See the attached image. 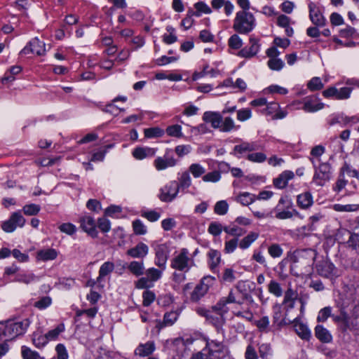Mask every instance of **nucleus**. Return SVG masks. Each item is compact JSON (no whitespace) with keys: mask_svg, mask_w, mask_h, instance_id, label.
<instances>
[{"mask_svg":"<svg viewBox=\"0 0 359 359\" xmlns=\"http://www.w3.org/2000/svg\"><path fill=\"white\" fill-rule=\"evenodd\" d=\"M30 325L28 318L22 320H8L0 322V336L6 340H11L19 335L23 334Z\"/></svg>","mask_w":359,"mask_h":359,"instance_id":"obj_1","label":"nucleus"},{"mask_svg":"<svg viewBox=\"0 0 359 359\" xmlns=\"http://www.w3.org/2000/svg\"><path fill=\"white\" fill-rule=\"evenodd\" d=\"M257 22L254 15L250 11H239L236 13L233 29L241 34H248L256 27Z\"/></svg>","mask_w":359,"mask_h":359,"instance_id":"obj_2","label":"nucleus"},{"mask_svg":"<svg viewBox=\"0 0 359 359\" xmlns=\"http://www.w3.org/2000/svg\"><path fill=\"white\" fill-rule=\"evenodd\" d=\"M332 320L343 334L359 330V313H353L349 316L346 311H341L339 315L332 316Z\"/></svg>","mask_w":359,"mask_h":359,"instance_id":"obj_3","label":"nucleus"},{"mask_svg":"<svg viewBox=\"0 0 359 359\" xmlns=\"http://www.w3.org/2000/svg\"><path fill=\"white\" fill-rule=\"evenodd\" d=\"M195 266L194 259L187 248H181L175 252L170 260V267L176 271L187 273Z\"/></svg>","mask_w":359,"mask_h":359,"instance_id":"obj_4","label":"nucleus"},{"mask_svg":"<svg viewBox=\"0 0 359 359\" xmlns=\"http://www.w3.org/2000/svg\"><path fill=\"white\" fill-rule=\"evenodd\" d=\"M314 168L312 182L318 187H323L332 177V167L328 163L316 164L313 158H309Z\"/></svg>","mask_w":359,"mask_h":359,"instance_id":"obj_5","label":"nucleus"},{"mask_svg":"<svg viewBox=\"0 0 359 359\" xmlns=\"http://www.w3.org/2000/svg\"><path fill=\"white\" fill-rule=\"evenodd\" d=\"M205 346L203 351H206L208 359H224L229 354L228 350L222 341L211 340L205 338Z\"/></svg>","mask_w":359,"mask_h":359,"instance_id":"obj_6","label":"nucleus"},{"mask_svg":"<svg viewBox=\"0 0 359 359\" xmlns=\"http://www.w3.org/2000/svg\"><path fill=\"white\" fill-rule=\"evenodd\" d=\"M162 269L151 267L144 271L145 276L139 278L135 283L137 289H148L154 286V283L160 280L163 275Z\"/></svg>","mask_w":359,"mask_h":359,"instance_id":"obj_7","label":"nucleus"},{"mask_svg":"<svg viewBox=\"0 0 359 359\" xmlns=\"http://www.w3.org/2000/svg\"><path fill=\"white\" fill-rule=\"evenodd\" d=\"M214 282L215 278L211 276L203 277L191 293V301L198 302L207 294L210 287L213 285Z\"/></svg>","mask_w":359,"mask_h":359,"instance_id":"obj_8","label":"nucleus"},{"mask_svg":"<svg viewBox=\"0 0 359 359\" xmlns=\"http://www.w3.org/2000/svg\"><path fill=\"white\" fill-rule=\"evenodd\" d=\"M26 220L20 211L13 212L10 217L2 222L1 229L6 233L13 232L18 227L22 228L25 224Z\"/></svg>","mask_w":359,"mask_h":359,"instance_id":"obj_9","label":"nucleus"},{"mask_svg":"<svg viewBox=\"0 0 359 359\" xmlns=\"http://www.w3.org/2000/svg\"><path fill=\"white\" fill-rule=\"evenodd\" d=\"M153 247L155 252V264L162 270H165L170 252V247L166 243H157L154 245Z\"/></svg>","mask_w":359,"mask_h":359,"instance_id":"obj_10","label":"nucleus"},{"mask_svg":"<svg viewBox=\"0 0 359 359\" xmlns=\"http://www.w3.org/2000/svg\"><path fill=\"white\" fill-rule=\"evenodd\" d=\"M179 191L177 181H170L160 189L158 198L163 202L169 203L177 197Z\"/></svg>","mask_w":359,"mask_h":359,"instance_id":"obj_11","label":"nucleus"},{"mask_svg":"<svg viewBox=\"0 0 359 359\" xmlns=\"http://www.w3.org/2000/svg\"><path fill=\"white\" fill-rule=\"evenodd\" d=\"M46 51L45 43L40 41L38 38H34L20 52V55H26L29 53H33L41 56L45 55Z\"/></svg>","mask_w":359,"mask_h":359,"instance_id":"obj_12","label":"nucleus"},{"mask_svg":"<svg viewBox=\"0 0 359 359\" xmlns=\"http://www.w3.org/2000/svg\"><path fill=\"white\" fill-rule=\"evenodd\" d=\"M302 104V109L306 112L313 113L319 111L324 107V104L321 102L318 97L316 96H308L303 99L302 102L297 101L293 103L294 104ZM300 109V107H298Z\"/></svg>","mask_w":359,"mask_h":359,"instance_id":"obj_13","label":"nucleus"},{"mask_svg":"<svg viewBox=\"0 0 359 359\" xmlns=\"http://www.w3.org/2000/svg\"><path fill=\"white\" fill-rule=\"evenodd\" d=\"M250 46H245L239 50L238 55L244 58H252L255 57L259 51L261 44L259 39L254 36L249 38Z\"/></svg>","mask_w":359,"mask_h":359,"instance_id":"obj_14","label":"nucleus"},{"mask_svg":"<svg viewBox=\"0 0 359 359\" xmlns=\"http://www.w3.org/2000/svg\"><path fill=\"white\" fill-rule=\"evenodd\" d=\"M170 153V150H166L163 156H158L154 161V166L156 170L161 171L177 165V161Z\"/></svg>","mask_w":359,"mask_h":359,"instance_id":"obj_15","label":"nucleus"},{"mask_svg":"<svg viewBox=\"0 0 359 359\" xmlns=\"http://www.w3.org/2000/svg\"><path fill=\"white\" fill-rule=\"evenodd\" d=\"M352 89L348 87H343L339 89L331 86L323 92V95L325 98H332L335 100H346L350 97Z\"/></svg>","mask_w":359,"mask_h":359,"instance_id":"obj_16","label":"nucleus"},{"mask_svg":"<svg viewBox=\"0 0 359 359\" xmlns=\"http://www.w3.org/2000/svg\"><path fill=\"white\" fill-rule=\"evenodd\" d=\"M79 222L80 223V227L83 229V231L87 233L93 238H96L97 236L96 222L92 216H82L79 218Z\"/></svg>","mask_w":359,"mask_h":359,"instance_id":"obj_17","label":"nucleus"},{"mask_svg":"<svg viewBox=\"0 0 359 359\" xmlns=\"http://www.w3.org/2000/svg\"><path fill=\"white\" fill-rule=\"evenodd\" d=\"M359 122V117L358 116H347L343 113L334 114L330 116L327 120L329 126H332L335 124H340L341 126H346L350 123L354 124Z\"/></svg>","mask_w":359,"mask_h":359,"instance_id":"obj_18","label":"nucleus"},{"mask_svg":"<svg viewBox=\"0 0 359 359\" xmlns=\"http://www.w3.org/2000/svg\"><path fill=\"white\" fill-rule=\"evenodd\" d=\"M316 270L320 276L325 278H332L337 276L334 265L328 260L320 261L316 264Z\"/></svg>","mask_w":359,"mask_h":359,"instance_id":"obj_19","label":"nucleus"},{"mask_svg":"<svg viewBox=\"0 0 359 359\" xmlns=\"http://www.w3.org/2000/svg\"><path fill=\"white\" fill-rule=\"evenodd\" d=\"M273 325L280 327L287 323V321H290L285 316V313H283L282 305L280 304H276L273 306Z\"/></svg>","mask_w":359,"mask_h":359,"instance_id":"obj_20","label":"nucleus"},{"mask_svg":"<svg viewBox=\"0 0 359 359\" xmlns=\"http://www.w3.org/2000/svg\"><path fill=\"white\" fill-rule=\"evenodd\" d=\"M156 151V148L137 147L133 149L132 155L137 160H143L147 158H152L155 156Z\"/></svg>","mask_w":359,"mask_h":359,"instance_id":"obj_21","label":"nucleus"},{"mask_svg":"<svg viewBox=\"0 0 359 359\" xmlns=\"http://www.w3.org/2000/svg\"><path fill=\"white\" fill-rule=\"evenodd\" d=\"M309 18L311 22L316 26H323L325 20L316 4L310 2L309 4Z\"/></svg>","mask_w":359,"mask_h":359,"instance_id":"obj_22","label":"nucleus"},{"mask_svg":"<svg viewBox=\"0 0 359 359\" xmlns=\"http://www.w3.org/2000/svg\"><path fill=\"white\" fill-rule=\"evenodd\" d=\"M294 177V173L291 170L282 172L276 178L273 179V183L275 187L282 189L287 186L288 182Z\"/></svg>","mask_w":359,"mask_h":359,"instance_id":"obj_23","label":"nucleus"},{"mask_svg":"<svg viewBox=\"0 0 359 359\" xmlns=\"http://www.w3.org/2000/svg\"><path fill=\"white\" fill-rule=\"evenodd\" d=\"M203 120L210 123L214 129H219L222 121V114L217 111H205L203 116Z\"/></svg>","mask_w":359,"mask_h":359,"instance_id":"obj_24","label":"nucleus"},{"mask_svg":"<svg viewBox=\"0 0 359 359\" xmlns=\"http://www.w3.org/2000/svg\"><path fill=\"white\" fill-rule=\"evenodd\" d=\"M149 253V247L144 243H139L134 248L127 250L126 254L133 258H144Z\"/></svg>","mask_w":359,"mask_h":359,"instance_id":"obj_25","label":"nucleus"},{"mask_svg":"<svg viewBox=\"0 0 359 359\" xmlns=\"http://www.w3.org/2000/svg\"><path fill=\"white\" fill-rule=\"evenodd\" d=\"M123 269H128V270L133 275L139 277L144 273V262L142 261H132L130 263H125L123 266Z\"/></svg>","mask_w":359,"mask_h":359,"instance_id":"obj_26","label":"nucleus"},{"mask_svg":"<svg viewBox=\"0 0 359 359\" xmlns=\"http://www.w3.org/2000/svg\"><path fill=\"white\" fill-rule=\"evenodd\" d=\"M297 204L303 210H307L313 204V197L311 192L305 191L297 196Z\"/></svg>","mask_w":359,"mask_h":359,"instance_id":"obj_27","label":"nucleus"},{"mask_svg":"<svg viewBox=\"0 0 359 359\" xmlns=\"http://www.w3.org/2000/svg\"><path fill=\"white\" fill-rule=\"evenodd\" d=\"M64 331V324H60L55 328L49 330L45 335L39 336V339H42L41 344H46L50 341L56 340L59 335Z\"/></svg>","mask_w":359,"mask_h":359,"instance_id":"obj_28","label":"nucleus"},{"mask_svg":"<svg viewBox=\"0 0 359 359\" xmlns=\"http://www.w3.org/2000/svg\"><path fill=\"white\" fill-rule=\"evenodd\" d=\"M155 344L149 341L145 344H140L135 350V354L140 357L149 356L155 351Z\"/></svg>","mask_w":359,"mask_h":359,"instance_id":"obj_29","label":"nucleus"},{"mask_svg":"<svg viewBox=\"0 0 359 359\" xmlns=\"http://www.w3.org/2000/svg\"><path fill=\"white\" fill-rule=\"evenodd\" d=\"M257 144L255 142H243L233 147L234 155H243L247 152H251L257 149Z\"/></svg>","mask_w":359,"mask_h":359,"instance_id":"obj_30","label":"nucleus"},{"mask_svg":"<svg viewBox=\"0 0 359 359\" xmlns=\"http://www.w3.org/2000/svg\"><path fill=\"white\" fill-rule=\"evenodd\" d=\"M294 329L297 334L303 340L309 341L311 333L308 326L299 321L294 322Z\"/></svg>","mask_w":359,"mask_h":359,"instance_id":"obj_31","label":"nucleus"},{"mask_svg":"<svg viewBox=\"0 0 359 359\" xmlns=\"http://www.w3.org/2000/svg\"><path fill=\"white\" fill-rule=\"evenodd\" d=\"M39 280L38 277L31 272L21 271L15 276L14 281L29 285Z\"/></svg>","mask_w":359,"mask_h":359,"instance_id":"obj_32","label":"nucleus"},{"mask_svg":"<svg viewBox=\"0 0 359 359\" xmlns=\"http://www.w3.org/2000/svg\"><path fill=\"white\" fill-rule=\"evenodd\" d=\"M315 335L323 343H329L332 340V336L329 330L320 325L315 327Z\"/></svg>","mask_w":359,"mask_h":359,"instance_id":"obj_33","label":"nucleus"},{"mask_svg":"<svg viewBox=\"0 0 359 359\" xmlns=\"http://www.w3.org/2000/svg\"><path fill=\"white\" fill-rule=\"evenodd\" d=\"M208 257L210 269L215 271L221 262V254L218 250L211 249L208 252Z\"/></svg>","mask_w":359,"mask_h":359,"instance_id":"obj_34","label":"nucleus"},{"mask_svg":"<svg viewBox=\"0 0 359 359\" xmlns=\"http://www.w3.org/2000/svg\"><path fill=\"white\" fill-rule=\"evenodd\" d=\"M240 128V126H236L233 119L230 116L223 117L221 121L219 130L223 133H229L232 130H237Z\"/></svg>","mask_w":359,"mask_h":359,"instance_id":"obj_35","label":"nucleus"},{"mask_svg":"<svg viewBox=\"0 0 359 359\" xmlns=\"http://www.w3.org/2000/svg\"><path fill=\"white\" fill-rule=\"evenodd\" d=\"M57 257V252L53 248L41 250L37 252L36 258L43 262L53 260Z\"/></svg>","mask_w":359,"mask_h":359,"instance_id":"obj_36","label":"nucleus"},{"mask_svg":"<svg viewBox=\"0 0 359 359\" xmlns=\"http://www.w3.org/2000/svg\"><path fill=\"white\" fill-rule=\"evenodd\" d=\"M234 200L243 206H248L256 201V196L249 192H243L236 196Z\"/></svg>","mask_w":359,"mask_h":359,"instance_id":"obj_37","label":"nucleus"},{"mask_svg":"<svg viewBox=\"0 0 359 359\" xmlns=\"http://www.w3.org/2000/svg\"><path fill=\"white\" fill-rule=\"evenodd\" d=\"M114 269V264L111 262H104L99 269V276H97L96 281L101 283L103 278L111 273Z\"/></svg>","mask_w":359,"mask_h":359,"instance_id":"obj_38","label":"nucleus"},{"mask_svg":"<svg viewBox=\"0 0 359 359\" xmlns=\"http://www.w3.org/2000/svg\"><path fill=\"white\" fill-rule=\"evenodd\" d=\"M259 233L255 231H250L247 236L239 241V248L242 250H246L258 238Z\"/></svg>","mask_w":359,"mask_h":359,"instance_id":"obj_39","label":"nucleus"},{"mask_svg":"<svg viewBox=\"0 0 359 359\" xmlns=\"http://www.w3.org/2000/svg\"><path fill=\"white\" fill-rule=\"evenodd\" d=\"M227 304L228 303L226 302L225 299L222 297L215 305L211 307L212 311L215 312L217 315H221L224 317V315L229 311Z\"/></svg>","mask_w":359,"mask_h":359,"instance_id":"obj_40","label":"nucleus"},{"mask_svg":"<svg viewBox=\"0 0 359 359\" xmlns=\"http://www.w3.org/2000/svg\"><path fill=\"white\" fill-rule=\"evenodd\" d=\"M277 211L276 217L278 219H290L294 216H299V212L292 208H285V210H280Z\"/></svg>","mask_w":359,"mask_h":359,"instance_id":"obj_41","label":"nucleus"},{"mask_svg":"<svg viewBox=\"0 0 359 359\" xmlns=\"http://www.w3.org/2000/svg\"><path fill=\"white\" fill-rule=\"evenodd\" d=\"M177 185L179 189L182 190L187 189L191 185V178L188 171H184L182 173L180 177L178 178Z\"/></svg>","mask_w":359,"mask_h":359,"instance_id":"obj_42","label":"nucleus"},{"mask_svg":"<svg viewBox=\"0 0 359 359\" xmlns=\"http://www.w3.org/2000/svg\"><path fill=\"white\" fill-rule=\"evenodd\" d=\"M224 231L231 236L236 237H240L245 233L243 229L238 226V224L234 222L228 226H224Z\"/></svg>","mask_w":359,"mask_h":359,"instance_id":"obj_43","label":"nucleus"},{"mask_svg":"<svg viewBox=\"0 0 359 359\" xmlns=\"http://www.w3.org/2000/svg\"><path fill=\"white\" fill-rule=\"evenodd\" d=\"M188 172L191 173L194 178H198L204 175L205 173V168L200 163H191L189 167Z\"/></svg>","mask_w":359,"mask_h":359,"instance_id":"obj_44","label":"nucleus"},{"mask_svg":"<svg viewBox=\"0 0 359 359\" xmlns=\"http://www.w3.org/2000/svg\"><path fill=\"white\" fill-rule=\"evenodd\" d=\"M52 304V299L48 296L41 297L39 300L34 302L33 304L30 303L33 306L39 310H43L49 307Z\"/></svg>","mask_w":359,"mask_h":359,"instance_id":"obj_45","label":"nucleus"},{"mask_svg":"<svg viewBox=\"0 0 359 359\" xmlns=\"http://www.w3.org/2000/svg\"><path fill=\"white\" fill-rule=\"evenodd\" d=\"M268 290L271 294L279 297L283 295L280 284L275 280H271L268 285Z\"/></svg>","mask_w":359,"mask_h":359,"instance_id":"obj_46","label":"nucleus"},{"mask_svg":"<svg viewBox=\"0 0 359 359\" xmlns=\"http://www.w3.org/2000/svg\"><path fill=\"white\" fill-rule=\"evenodd\" d=\"M144 134L147 138L159 137L163 135L164 130L159 127L149 128L144 129Z\"/></svg>","mask_w":359,"mask_h":359,"instance_id":"obj_47","label":"nucleus"},{"mask_svg":"<svg viewBox=\"0 0 359 359\" xmlns=\"http://www.w3.org/2000/svg\"><path fill=\"white\" fill-rule=\"evenodd\" d=\"M206 320L217 328L221 327L225 323V318L224 316L217 314L215 316L212 312L210 313Z\"/></svg>","mask_w":359,"mask_h":359,"instance_id":"obj_48","label":"nucleus"},{"mask_svg":"<svg viewBox=\"0 0 359 359\" xmlns=\"http://www.w3.org/2000/svg\"><path fill=\"white\" fill-rule=\"evenodd\" d=\"M229 210V204L224 200L217 201L214 207V212L218 215H224Z\"/></svg>","mask_w":359,"mask_h":359,"instance_id":"obj_49","label":"nucleus"},{"mask_svg":"<svg viewBox=\"0 0 359 359\" xmlns=\"http://www.w3.org/2000/svg\"><path fill=\"white\" fill-rule=\"evenodd\" d=\"M332 308L331 306H325L323 309H321L318 314L317 316V321L318 322H325L329 317H332L334 315H332Z\"/></svg>","mask_w":359,"mask_h":359,"instance_id":"obj_50","label":"nucleus"},{"mask_svg":"<svg viewBox=\"0 0 359 359\" xmlns=\"http://www.w3.org/2000/svg\"><path fill=\"white\" fill-rule=\"evenodd\" d=\"M194 7L196 9V11L194 13V15L196 17L201 16L202 13L210 14L212 12L211 8L203 1L195 4Z\"/></svg>","mask_w":359,"mask_h":359,"instance_id":"obj_51","label":"nucleus"},{"mask_svg":"<svg viewBox=\"0 0 359 359\" xmlns=\"http://www.w3.org/2000/svg\"><path fill=\"white\" fill-rule=\"evenodd\" d=\"M221 174L217 170H214L208 173H205L203 176V181L205 182H212L215 183L220 180Z\"/></svg>","mask_w":359,"mask_h":359,"instance_id":"obj_52","label":"nucleus"},{"mask_svg":"<svg viewBox=\"0 0 359 359\" xmlns=\"http://www.w3.org/2000/svg\"><path fill=\"white\" fill-rule=\"evenodd\" d=\"M224 231L222 224L218 222H212L209 224L208 231L214 236H218Z\"/></svg>","mask_w":359,"mask_h":359,"instance_id":"obj_53","label":"nucleus"},{"mask_svg":"<svg viewBox=\"0 0 359 359\" xmlns=\"http://www.w3.org/2000/svg\"><path fill=\"white\" fill-rule=\"evenodd\" d=\"M238 246L239 247L238 238H232L225 242L224 252L226 254L232 253L235 251Z\"/></svg>","mask_w":359,"mask_h":359,"instance_id":"obj_54","label":"nucleus"},{"mask_svg":"<svg viewBox=\"0 0 359 359\" xmlns=\"http://www.w3.org/2000/svg\"><path fill=\"white\" fill-rule=\"evenodd\" d=\"M179 313L177 311H170L165 313L163 317V323L165 326L172 325L177 320Z\"/></svg>","mask_w":359,"mask_h":359,"instance_id":"obj_55","label":"nucleus"},{"mask_svg":"<svg viewBox=\"0 0 359 359\" xmlns=\"http://www.w3.org/2000/svg\"><path fill=\"white\" fill-rule=\"evenodd\" d=\"M259 353L262 359H269L272 355V350L270 344H262L259 346Z\"/></svg>","mask_w":359,"mask_h":359,"instance_id":"obj_56","label":"nucleus"},{"mask_svg":"<svg viewBox=\"0 0 359 359\" xmlns=\"http://www.w3.org/2000/svg\"><path fill=\"white\" fill-rule=\"evenodd\" d=\"M269 318L266 316L262 317L259 320L255 322V325L259 331L263 332H268L269 331Z\"/></svg>","mask_w":359,"mask_h":359,"instance_id":"obj_57","label":"nucleus"},{"mask_svg":"<svg viewBox=\"0 0 359 359\" xmlns=\"http://www.w3.org/2000/svg\"><path fill=\"white\" fill-rule=\"evenodd\" d=\"M228 45L231 48L238 50L242 47L243 41L238 34H234L229 39Z\"/></svg>","mask_w":359,"mask_h":359,"instance_id":"obj_58","label":"nucleus"},{"mask_svg":"<svg viewBox=\"0 0 359 359\" xmlns=\"http://www.w3.org/2000/svg\"><path fill=\"white\" fill-rule=\"evenodd\" d=\"M268 67L273 71H280L285 65L284 62L280 58H271L267 62Z\"/></svg>","mask_w":359,"mask_h":359,"instance_id":"obj_59","label":"nucleus"},{"mask_svg":"<svg viewBox=\"0 0 359 359\" xmlns=\"http://www.w3.org/2000/svg\"><path fill=\"white\" fill-rule=\"evenodd\" d=\"M41 210V207L39 205L31 203L25 205L22 208V211L26 215L33 216L36 215Z\"/></svg>","mask_w":359,"mask_h":359,"instance_id":"obj_60","label":"nucleus"},{"mask_svg":"<svg viewBox=\"0 0 359 359\" xmlns=\"http://www.w3.org/2000/svg\"><path fill=\"white\" fill-rule=\"evenodd\" d=\"M252 117V111L249 108H243L236 111L237 120L241 122L249 120Z\"/></svg>","mask_w":359,"mask_h":359,"instance_id":"obj_61","label":"nucleus"},{"mask_svg":"<svg viewBox=\"0 0 359 359\" xmlns=\"http://www.w3.org/2000/svg\"><path fill=\"white\" fill-rule=\"evenodd\" d=\"M144 306H149L153 303L156 299V294L153 291L146 290L142 293Z\"/></svg>","mask_w":359,"mask_h":359,"instance_id":"obj_62","label":"nucleus"},{"mask_svg":"<svg viewBox=\"0 0 359 359\" xmlns=\"http://www.w3.org/2000/svg\"><path fill=\"white\" fill-rule=\"evenodd\" d=\"M324 85L320 77H313L308 83L307 87L311 91L319 90L323 88Z\"/></svg>","mask_w":359,"mask_h":359,"instance_id":"obj_63","label":"nucleus"},{"mask_svg":"<svg viewBox=\"0 0 359 359\" xmlns=\"http://www.w3.org/2000/svg\"><path fill=\"white\" fill-rule=\"evenodd\" d=\"M21 353L23 359H36L39 355L38 352L32 351L30 348L22 346L21 348Z\"/></svg>","mask_w":359,"mask_h":359,"instance_id":"obj_64","label":"nucleus"}]
</instances>
